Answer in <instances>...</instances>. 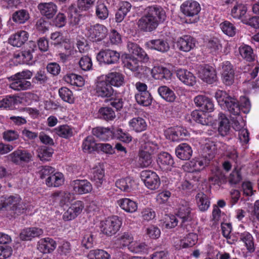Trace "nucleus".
Instances as JSON below:
<instances>
[{
	"instance_id": "nucleus-27",
	"label": "nucleus",
	"mask_w": 259,
	"mask_h": 259,
	"mask_svg": "<svg viewBox=\"0 0 259 259\" xmlns=\"http://www.w3.org/2000/svg\"><path fill=\"white\" fill-rule=\"evenodd\" d=\"M65 52L59 54L60 59L63 61H66L74 57H78V51L75 49L74 42L67 39L63 44Z\"/></svg>"
},
{
	"instance_id": "nucleus-5",
	"label": "nucleus",
	"mask_w": 259,
	"mask_h": 259,
	"mask_svg": "<svg viewBox=\"0 0 259 259\" xmlns=\"http://www.w3.org/2000/svg\"><path fill=\"white\" fill-rule=\"evenodd\" d=\"M233 128L239 131V138L240 142L244 149L247 148V144L249 141V133L245 127L246 123L243 117L239 114L236 116H232L231 118Z\"/></svg>"
},
{
	"instance_id": "nucleus-4",
	"label": "nucleus",
	"mask_w": 259,
	"mask_h": 259,
	"mask_svg": "<svg viewBox=\"0 0 259 259\" xmlns=\"http://www.w3.org/2000/svg\"><path fill=\"white\" fill-rule=\"evenodd\" d=\"M24 209L21 197L17 195H4L0 197V210H10L19 214Z\"/></svg>"
},
{
	"instance_id": "nucleus-6",
	"label": "nucleus",
	"mask_w": 259,
	"mask_h": 259,
	"mask_svg": "<svg viewBox=\"0 0 259 259\" xmlns=\"http://www.w3.org/2000/svg\"><path fill=\"white\" fill-rule=\"evenodd\" d=\"M180 10L186 17L193 18V20H190L189 23H196L198 21V15L201 11V7L197 2L193 0L186 1L181 5Z\"/></svg>"
},
{
	"instance_id": "nucleus-8",
	"label": "nucleus",
	"mask_w": 259,
	"mask_h": 259,
	"mask_svg": "<svg viewBox=\"0 0 259 259\" xmlns=\"http://www.w3.org/2000/svg\"><path fill=\"white\" fill-rule=\"evenodd\" d=\"M121 224V221L118 217H109L101 222V231L106 235L112 236L119 230Z\"/></svg>"
},
{
	"instance_id": "nucleus-20",
	"label": "nucleus",
	"mask_w": 259,
	"mask_h": 259,
	"mask_svg": "<svg viewBox=\"0 0 259 259\" xmlns=\"http://www.w3.org/2000/svg\"><path fill=\"white\" fill-rule=\"evenodd\" d=\"M84 207V205L82 201L79 200L75 201L64 213L63 219L65 221L74 219L82 212Z\"/></svg>"
},
{
	"instance_id": "nucleus-42",
	"label": "nucleus",
	"mask_w": 259,
	"mask_h": 259,
	"mask_svg": "<svg viewBox=\"0 0 259 259\" xmlns=\"http://www.w3.org/2000/svg\"><path fill=\"white\" fill-rule=\"evenodd\" d=\"M64 177L62 173L54 172L52 176L48 177L45 181L46 184L50 187H58L63 184Z\"/></svg>"
},
{
	"instance_id": "nucleus-62",
	"label": "nucleus",
	"mask_w": 259,
	"mask_h": 259,
	"mask_svg": "<svg viewBox=\"0 0 259 259\" xmlns=\"http://www.w3.org/2000/svg\"><path fill=\"white\" fill-rule=\"evenodd\" d=\"M220 27L222 31L229 36H233L236 32V28L233 24L228 21L221 23Z\"/></svg>"
},
{
	"instance_id": "nucleus-30",
	"label": "nucleus",
	"mask_w": 259,
	"mask_h": 259,
	"mask_svg": "<svg viewBox=\"0 0 259 259\" xmlns=\"http://www.w3.org/2000/svg\"><path fill=\"white\" fill-rule=\"evenodd\" d=\"M102 75L111 87H120L124 83V76L120 72L112 71Z\"/></svg>"
},
{
	"instance_id": "nucleus-41",
	"label": "nucleus",
	"mask_w": 259,
	"mask_h": 259,
	"mask_svg": "<svg viewBox=\"0 0 259 259\" xmlns=\"http://www.w3.org/2000/svg\"><path fill=\"white\" fill-rule=\"evenodd\" d=\"M92 180L98 188H101L105 182L104 170L100 165L94 168Z\"/></svg>"
},
{
	"instance_id": "nucleus-37",
	"label": "nucleus",
	"mask_w": 259,
	"mask_h": 259,
	"mask_svg": "<svg viewBox=\"0 0 259 259\" xmlns=\"http://www.w3.org/2000/svg\"><path fill=\"white\" fill-rule=\"evenodd\" d=\"M175 152L177 156L183 160L190 159L193 153L191 147L187 143L179 144L176 147Z\"/></svg>"
},
{
	"instance_id": "nucleus-19",
	"label": "nucleus",
	"mask_w": 259,
	"mask_h": 259,
	"mask_svg": "<svg viewBox=\"0 0 259 259\" xmlns=\"http://www.w3.org/2000/svg\"><path fill=\"white\" fill-rule=\"evenodd\" d=\"M156 162L159 168L164 171L171 170L175 163L171 155L166 152L158 154Z\"/></svg>"
},
{
	"instance_id": "nucleus-13",
	"label": "nucleus",
	"mask_w": 259,
	"mask_h": 259,
	"mask_svg": "<svg viewBox=\"0 0 259 259\" xmlns=\"http://www.w3.org/2000/svg\"><path fill=\"white\" fill-rule=\"evenodd\" d=\"M74 199L73 195L66 191H58L53 193L50 197V203L63 207L68 205Z\"/></svg>"
},
{
	"instance_id": "nucleus-56",
	"label": "nucleus",
	"mask_w": 259,
	"mask_h": 259,
	"mask_svg": "<svg viewBox=\"0 0 259 259\" xmlns=\"http://www.w3.org/2000/svg\"><path fill=\"white\" fill-rule=\"evenodd\" d=\"M127 49L129 52L134 56L143 59L147 58V55L145 51L136 44L129 42L127 44Z\"/></svg>"
},
{
	"instance_id": "nucleus-26",
	"label": "nucleus",
	"mask_w": 259,
	"mask_h": 259,
	"mask_svg": "<svg viewBox=\"0 0 259 259\" xmlns=\"http://www.w3.org/2000/svg\"><path fill=\"white\" fill-rule=\"evenodd\" d=\"M73 192L77 194H86L92 190L91 184L86 180H75L70 184Z\"/></svg>"
},
{
	"instance_id": "nucleus-45",
	"label": "nucleus",
	"mask_w": 259,
	"mask_h": 259,
	"mask_svg": "<svg viewBox=\"0 0 259 259\" xmlns=\"http://www.w3.org/2000/svg\"><path fill=\"white\" fill-rule=\"evenodd\" d=\"M128 250L130 252L136 254H147L149 250V247L144 242L140 241H133L129 246Z\"/></svg>"
},
{
	"instance_id": "nucleus-47",
	"label": "nucleus",
	"mask_w": 259,
	"mask_h": 259,
	"mask_svg": "<svg viewBox=\"0 0 259 259\" xmlns=\"http://www.w3.org/2000/svg\"><path fill=\"white\" fill-rule=\"evenodd\" d=\"M247 8L246 5L241 3H235L231 11V15L235 19H242L246 14Z\"/></svg>"
},
{
	"instance_id": "nucleus-48",
	"label": "nucleus",
	"mask_w": 259,
	"mask_h": 259,
	"mask_svg": "<svg viewBox=\"0 0 259 259\" xmlns=\"http://www.w3.org/2000/svg\"><path fill=\"white\" fill-rule=\"evenodd\" d=\"M239 236L240 240L244 243L247 250L250 252H253L254 250V240L252 235L250 233L245 231L239 234Z\"/></svg>"
},
{
	"instance_id": "nucleus-33",
	"label": "nucleus",
	"mask_w": 259,
	"mask_h": 259,
	"mask_svg": "<svg viewBox=\"0 0 259 259\" xmlns=\"http://www.w3.org/2000/svg\"><path fill=\"white\" fill-rule=\"evenodd\" d=\"M115 186L123 192H130L135 189L136 183L132 178L126 177L117 180Z\"/></svg>"
},
{
	"instance_id": "nucleus-32",
	"label": "nucleus",
	"mask_w": 259,
	"mask_h": 259,
	"mask_svg": "<svg viewBox=\"0 0 259 259\" xmlns=\"http://www.w3.org/2000/svg\"><path fill=\"white\" fill-rule=\"evenodd\" d=\"M28 37L29 34L27 32L20 30L10 36L9 42L14 47H20L28 40Z\"/></svg>"
},
{
	"instance_id": "nucleus-61",
	"label": "nucleus",
	"mask_w": 259,
	"mask_h": 259,
	"mask_svg": "<svg viewBox=\"0 0 259 259\" xmlns=\"http://www.w3.org/2000/svg\"><path fill=\"white\" fill-rule=\"evenodd\" d=\"M113 138L125 143H129L132 140L131 135L121 128H118L113 132Z\"/></svg>"
},
{
	"instance_id": "nucleus-15",
	"label": "nucleus",
	"mask_w": 259,
	"mask_h": 259,
	"mask_svg": "<svg viewBox=\"0 0 259 259\" xmlns=\"http://www.w3.org/2000/svg\"><path fill=\"white\" fill-rule=\"evenodd\" d=\"M221 74L223 82L227 85L233 84L234 81V70L229 61H225L221 65Z\"/></svg>"
},
{
	"instance_id": "nucleus-22",
	"label": "nucleus",
	"mask_w": 259,
	"mask_h": 259,
	"mask_svg": "<svg viewBox=\"0 0 259 259\" xmlns=\"http://www.w3.org/2000/svg\"><path fill=\"white\" fill-rule=\"evenodd\" d=\"M176 214L181 220L182 223L191 222L193 217L189 203L185 201L179 205Z\"/></svg>"
},
{
	"instance_id": "nucleus-35",
	"label": "nucleus",
	"mask_w": 259,
	"mask_h": 259,
	"mask_svg": "<svg viewBox=\"0 0 259 259\" xmlns=\"http://www.w3.org/2000/svg\"><path fill=\"white\" fill-rule=\"evenodd\" d=\"M117 204L121 209L128 213H134L138 209V203L127 198L119 199L117 201Z\"/></svg>"
},
{
	"instance_id": "nucleus-31",
	"label": "nucleus",
	"mask_w": 259,
	"mask_h": 259,
	"mask_svg": "<svg viewBox=\"0 0 259 259\" xmlns=\"http://www.w3.org/2000/svg\"><path fill=\"white\" fill-rule=\"evenodd\" d=\"M56 246L55 241L49 237L42 238L37 243V249L43 253H49L53 251Z\"/></svg>"
},
{
	"instance_id": "nucleus-36",
	"label": "nucleus",
	"mask_w": 259,
	"mask_h": 259,
	"mask_svg": "<svg viewBox=\"0 0 259 259\" xmlns=\"http://www.w3.org/2000/svg\"><path fill=\"white\" fill-rule=\"evenodd\" d=\"M151 72L152 77L155 79L168 80L170 78L172 73L168 69L160 66H154L150 71H148L147 73Z\"/></svg>"
},
{
	"instance_id": "nucleus-59",
	"label": "nucleus",
	"mask_w": 259,
	"mask_h": 259,
	"mask_svg": "<svg viewBox=\"0 0 259 259\" xmlns=\"http://www.w3.org/2000/svg\"><path fill=\"white\" fill-rule=\"evenodd\" d=\"M110 255L103 249L91 250L88 254L89 259H110Z\"/></svg>"
},
{
	"instance_id": "nucleus-16",
	"label": "nucleus",
	"mask_w": 259,
	"mask_h": 259,
	"mask_svg": "<svg viewBox=\"0 0 259 259\" xmlns=\"http://www.w3.org/2000/svg\"><path fill=\"white\" fill-rule=\"evenodd\" d=\"M10 82L9 88L16 91H25L32 88L30 81L22 79L16 74L8 77Z\"/></svg>"
},
{
	"instance_id": "nucleus-9",
	"label": "nucleus",
	"mask_w": 259,
	"mask_h": 259,
	"mask_svg": "<svg viewBox=\"0 0 259 259\" xmlns=\"http://www.w3.org/2000/svg\"><path fill=\"white\" fill-rule=\"evenodd\" d=\"M94 90L96 95L102 98H109L114 92L113 88L103 75L97 78Z\"/></svg>"
},
{
	"instance_id": "nucleus-21",
	"label": "nucleus",
	"mask_w": 259,
	"mask_h": 259,
	"mask_svg": "<svg viewBox=\"0 0 259 259\" xmlns=\"http://www.w3.org/2000/svg\"><path fill=\"white\" fill-rule=\"evenodd\" d=\"M176 44L179 50L188 52L195 47L196 40L190 35H185L179 37Z\"/></svg>"
},
{
	"instance_id": "nucleus-7",
	"label": "nucleus",
	"mask_w": 259,
	"mask_h": 259,
	"mask_svg": "<svg viewBox=\"0 0 259 259\" xmlns=\"http://www.w3.org/2000/svg\"><path fill=\"white\" fill-rule=\"evenodd\" d=\"M84 33L87 37L93 41H101L106 37L108 29L102 24H96L94 25L88 24L84 30Z\"/></svg>"
},
{
	"instance_id": "nucleus-29",
	"label": "nucleus",
	"mask_w": 259,
	"mask_h": 259,
	"mask_svg": "<svg viewBox=\"0 0 259 259\" xmlns=\"http://www.w3.org/2000/svg\"><path fill=\"white\" fill-rule=\"evenodd\" d=\"M145 12L148 13L152 18L156 19L158 24L164 21L166 18L165 11L160 6L154 5L148 7L145 9Z\"/></svg>"
},
{
	"instance_id": "nucleus-49",
	"label": "nucleus",
	"mask_w": 259,
	"mask_h": 259,
	"mask_svg": "<svg viewBox=\"0 0 259 259\" xmlns=\"http://www.w3.org/2000/svg\"><path fill=\"white\" fill-rule=\"evenodd\" d=\"M158 93L160 96L167 102H172L176 99L174 92L167 86L162 85L159 87Z\"/></svg>"
},
{
	"instance_id": "nucleus-53",
	"label": "nucleus",
	"mask_w": 259,
	"mask_h": 259,
	"mask_svg": "<svg viewBox=\"0 0 259 259\" xmlns=\"http://www.w3.org/2000/svg\"><path fill=\"white\" fill-rule=\"evenodd\" d=\"M29 18V14L28 12L24 9L15 12L12 15L13 21L19 24H23L25 23Z\"/></svg>"
},
{
	"instance_id": "nucleus-54",
	"label": "nucleus",
	"mask_w": 259,
	"mask_h": 259,
	"mask_svg": "<svg viewBox=\"0 0 259 259\" xmlns=\"http://www.w3.org/2000/svg\"><path fill=\"white\" fill-rule=\"evenodd\" d=\"M97 145L93 136H88L82 142V150L84 152L91 153L97 150Z\"/></svg>"
},
{
	"instance_id": "nucleus-60",
	"label": "nucleus",
	"mask_w": 259,
	"mask_h": 259,
	"mask_svg": "<svg viewBox=\"0 0 259 259\" xmlns=\"http://www.w3.org/2000/svg\"><path fill=\"white\" fill-rule=\"evenodd\" d=\"M18 97L14 96H8L0 100V108L10 109L18 102Z\"/></svg>"
},
{
	"instance_id": "nucleus-3",
	"label": "nucleus",
	"mask_w": 259,
	"mask_h": 259,
	"mask_svg": "<svg viewBox=\"0 0 259 259\" xmlns=\"http://www.w3.org/2000/svg\"><path fill=\"white\" fill-rule=\"evenodd\" d=\"M158 149V145L150 140L142 145L139 153V162L142 167H148L152 164L153 155L157 152Z\"/></svg>"
},
{
	"instance_id": "nucleus-63",
	"label": "nucleus",
	"mask_w": 259,
	"mask_h": 259,
	"mask_svg": "<svg viewBox=\"0 0 259 259\" xmlns=\"http://www.w3.org/2000/svg\"><path fill=\"white\" fill-rule=\"evenodd\" d=\"M69 22L72 25H75L79 23L80 21L79 15L77 13L76 9L74 5H71L69 6L67 11Z\"/></svg>"
},
{
	"instance_id": "nucleus-34",
	"label": "nucleus",
	"mask_w": 259,
	"mask_h": 259,
	"mask_svg": "<svg viewBox=\"0 0 259 259\" xmlns=\"http://www.w3.org/2000/svg\"><path fill=\"white\" fill-rule=\"evenodd\" d=\"M177 76L183 83L187 85L193 86L196 83L195 76L191 72L186 69H178Z\"/></svg>"
},
{
	"instance_id": "nucleus-18",
	"label": "nucleus",
	"mask_w": 259,
	"mask_h": 259,
	"mask_svg": "<svg viewBox=\"0 0 259 259\" xmlns=\"http://www.w3.org/2000/svg\"><path fill=\"white\" fill-rule=\"evenodd\" d=\"M194 103L201 111L211 112L214 110V104L212 100L204 95L196 96L194 99Z\"/></svg>"
},
{
	"instance_id": "nucleus-28",
	"label": "nucleus",
	"mask_w": 259,
	"mask_h": 259,
	"mask_svg": "<svg viewBox=\"0 0 259 259\" xmlns=\"http://www.w3.org/2000/svg\"><path fill=\"white\" fill-rule=\"evenodd\" d=\"M37 9L42 16L49 19L53 18L58 11L57 6L53 2L41 3Z\"/></svg>"
},
{
	"instance_id": "nucleus-46",
	"label": "nucleus",
	"mask_w": 259,
	"mask_h": 259,
	"mask_svg": "<svg viewBox=\"0 0 259 259\" xmlns=\"http://www.w3.org/2000/svg\"><path fill=\"white\" fill-rule=\"evenodd\" d=\"M36 50V46L34 42L30 41L29 43V49L21 52L22 59L18 61V64H28L33 58L32 53Z\"/></svg>"
},
{
	"instance_id": "nucleus-58",
	"label": "nucleus",
	"mask_w": 259,
	"mask_h": 259,
	"mask_svg": "<svg viewBox=\"0 0 259 259\" xmlns=\"http://www.w3.org/2000/svg\"><path fill=\"white\" fill-rule=\"evenodd\" d=\"M109 14V11L105 4L102 1H98L96 6V15L98 19H106Z\"/></svg>"
},
{
	"instance_id": "nucleus-38",
	"label": "nucleus",
	"mask_w": 259,
	"mask_h": 259,
	"mask_svg": "<svg viewBox=\"0 0 259 259\" xmlns=\"http://www.w3.org/2000/svg\"><path fill=\"white\" fill-rule=\"evenodd\" d=\"M146 46L148 49L160 52H165L169 49L168 42L160 39L150 40L146 43Z\"/></svg>"
},
{
	"instance_id": "nucleus-44",
	"label": "nucleus",
	"mask_w": 259,
	"mask_h": 259,
	"mask_svg": "<svg viewBox=\"0 0 259 259\" xmlns=\"http://www.w3.org/2000/svg\"><path fill=\"white\" fill-rule=\"evenodd\" d=\"M219 127L218 131L222 136L228 134L230 129V122L226 115L222 113L219 114L218 116Z\"/></svg>"
},
{
	"instance_id": "nucleus-23",
	"label": "nucleus",
	"mask_w": 259,
	"mask_h": 259,
	"mask_svg": "<svg viewBox=\"0 0 259 259\" xmlns=\"http://www.w3.org/2000/svg\"><path fill=\"white\" fill-rule=\"evenodd\" d=\"M155 20L152 18L148 13L145 12L144 15L138 21V27L143 31H152L156 29L158 25Z\"/></svg>"
},
{
	"instance_id": "nucleus-25",
	"label": "nucleus",
	"mask_w": 259,
	"mask_h": 259,
	"mask_svg": "<svg viewBox=\"0 0 259 259\" xmlns=\"http://www.w3.org/2000/svg\"><path fill=\"white\" fill-rule=\"evenodd\" d=\"M30 153L25 150L17 149L8 155V158L14 163L21 164L28 162L31 159Z\"/></svg>"
},
{
	"instance_id": "nucleus-24",
	"label": "nucleus",
	"mask_w": 259,
	"mask_h": 259,
	"mask_svg": "<svg viewBox=\"0 0 259 259\" xmlns=\"http://www.w3.org/2000/svg\"><path fill=\"white\" fill-rule=\"evenodd\" d=\"M124 66L127 69L137 74L147 75V72L150 71L149 68L143 66L142 63L134 57L128 58Z\"/></svg>"
},
{
	"instance_id": "nucleus-43",
	"label": "nucleus",
	"mask_w": 259,
	"mask_h": 259,
	"mask_svg": "<svg viewBox=\"0 0 259 259\" xmlns=\"http://www.w3.org/2000/svg\"><path fill=\"white\" fill-rule=\"evenodd\" d=\"M92 133L103 141H108L113 138V131L108 128L97 127L93 129Z\"/></svg>"
},
{
	"instance_id": "nucleus-50",
	"label": "nucleus",
	"mask_w": 259,
	"mask_h": 259,
	"mask_svg": "<svg viewBox=\"0 0 259 259\" xmlns=\"http://www.w3.org/2000/svg\"><path fill=\"white\" fill-rule=\"evenodd\" d=\"M53 131L59 137L68 139L73 135V128L67 124L59 125L54 128Z\"/></svg>"
},
{
	"instance_id": "nucleus-10",
	"label": "nucleus",
	"mask_w": 259,
	"mask_h": 259,
	"mask_svg": "<svg viewBox=\"0 0 259 259\" xmlns=\"http://www.w3.org/2000/svg\"><path fill=\"white\" fill-rule=\"evenodd\" d=\"M141 178L145 186L150 190H156L160 185L158 175L154 171L145 170L141 172Z\"/></svg>"
},
{
	"instance_id": "nucleus-51",
	"label": "nucleus",
	"mask_w": 259,
	"mask_h": 259,
	"mask_svg": "<svg viewBox=\"0 0 259 259\" xmlns=\"http://www.w3.org/2000/svg\"><path fill=\"white\" fill-rule=\"evenodd\" d=\"M196 201L199 209L201 211L207 210L210 206V201L207 196L201 192L196 196Z\"/></svg>"
},
{
	"instance_id": "nucleus-17",
	"label": "nucleus",
	"mask_w": 259,
	"mask_h": 259,
	"mask_svg": "<svg viewBox=\"0 0 259 259\" xmlns=\"http://www.w3.org/2000/svg\"><path fill=\"white\" fill-rule=\"evenodd\" d=\"M197 241V235L196 233H190L186 235L183 238L175 241L174 246L177 250L191 247L196 244Z\"/></svg>"
},
{
	"instance_id": "nucleus-12",
	"label": "nucleus",
	"mask_w": 259,
	"mask_h": 259,
	"mask_svg": "<svg viewBox=\"0 0 259 259\" xmlns=\"http://www.w3.org/2000/svg\"><path fill=\"white\" fill-rule=\"evenodd\" d=\"M198 77L203 81L212 84L217 80L215 69L208 65H200L197 68Z\"/></svg>"
},
{
	"instance_id": "nucleus-2",
	"label": "nucleus",
	"mask_w": 259,
	"mask_h": 259,
	"mask_svg": "<svg viewBox=\"0 0 259 259\" xmlns=\"http://www.w3.org/2000/svg\"><path fill=\"white\" fill-rule=\"evenodd\" d=\"M214 97L221 108L229 112L230 118L240 114V108L237 100L229 96L226 92L218 90L215 92Z\"/></svg>"
},
{
	"instance_id": "nucleus-1",
	"label": "nucleus",
	"mask_w": 259,
	"mask_h": 259,
	"mask_svg": "<svg viewBox=\"0 0 259 259\" xmlns=\"http://www.w3.org/2000/svg\"><path fill=\"white\" fill-rule=\"evenodd\" d=\"M201 155L193 158L184 165L185 171L192 174L199 173L203 170L213 159L214 155L219 150H224L225 145L220 142H214L211 139H205L200 143Z\"/></svg>"
},
{
	"instance_id": "nucleus-57",
	"label": "nucleus",
	"mask_w": 259,
	"mask_h": 259,
	"mask_svg": "<svg viewBox=\"0 0 259 259\" xmlns=\"http://www.w3.org/2000/svg\"><path fill=\"white\" fill-rule=\"evenodd\" d=\"M239 51L241 56L247 61L250 62L254 58L253 50L248 45L242 44L239 47Z\"/></svg>"
},
{
	"instance_id": "nucleus-64",
	"label": "nucleus",
	"mask_w": 259,
	"mask_h": 259,
	"mask_svg": "<svg viewBox=\"0 0 259 259\" xmlns=\"http://www.w3.org/2000/svg\"><path fill=\"white\" fill-rule=\"evenodd\" d=\"M98 117L106 120H113L115 114L114 111L110 107L101 108L98 111Z\"/></svg>"
},
{
	"instance_id": "nucleus-39",
	"label": "nucleus",
	"mask_w": 259,
	"mask_h": 259,
	"mask_svg": "<svg viewBox=\"0 0 259 259\" xmlns=\"http://www.w3.org/2000/svg\"><path fill=\"white\" fill-rule=\"evenodd\" d=\"M42 229L37 227L26 228L20 234V238L22 240H30L33 238L39 237L42 235Z\"/></svg>"
},
{
	"instance_id": "nucleus-40",
	"label": "nucleus",
	"mask_w": 259,
	"mask_h": 259,
	"mask_svg": "<svg viewBox=\"0 0 259 259\" xmlns=\"http://www.w3.org/2000/svg\"><path fill=\"white\" fill-rule=\"evenodd\" d=\"M130 128L136 133H140L145 131L147 127V124L145 120L142 117H134L128 121Z\"/></svg>"
},
{
	"instance_id": "nucleus-55",
	"label": "nucleus",
	"mask_w": 259,
	"mask_h": 259,
	"mask_svg": "<svg viewBox=\"0 0 259 259\" xmlns=\"http://www.w3.org/2000/svg\"><path fill=\"white\" fill-rule=\"evenodd\" d=\"M135 99L137 103L143 106H148L152 102V97L148 92L137 93L135 94Z\"/></svg>"
},
{
	"instance_id": "nucleus-52",
	"label": "nucleus",
	"mask_w": 259,
	"mask_h": 259,
	"mask_svg": "<svg viewBox=\"0 0 259 259\" xmlns=\"http://www.w3.org/2000/svg\"><path fill=\"white\" fill-rule=\"evenodd\" d=\"M64 79L67 83L78 87H81L84 84V80L83 77L74 73L67 74L65 76Z\"/></svg>"
},
{
	"instance_id": "nucleus-14",
	"label": "nucleus",
	"mask_w": 259,
	"mask_h": 259,
	"mask_svg": "<svg viewBox=\"0 0 259 259\" xmlns=\"http://www.w3.org/2000/svg\"><path fill=\"white\" fill-rule=\"evenodd\" d=\"M164 135L167 139L175 142L185 139L189 132L182 126L171 127L165 130Z\"/></svg>"
},
{
	"instance_id": "nucleus-11",
	"label": "nucleus",
	"mask_w": 259,
	"mask_h": 259,
	"mask_svg": "<svg viewBox=\"0 0 259 259\" xmlns=\"http://www.w3.org/2000/svg\"><path fill=\"white\" fill-rule=\"evenodd\" d=\"M120 54L116 51L106 49L100 51L97 55L96 59L100 64H113L117 63Z\"/></svg>"
}]
</instances>
